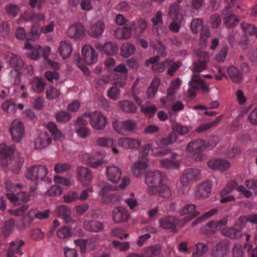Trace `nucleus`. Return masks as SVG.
I'll use <instances>...</instances> for the list:
<instances>
[{
    "label": "nucleus",
    "mask_w": 257,
    "mask_h": 257,
    "mask_svg": "<svg viewBox=\"0 0 257 257\" xmlns=\"http://www.w3.org/2000/svg\"><path fill=\"white\" fill-rule=\"evenodd\" d=\"M160 84V80L157 78H155L151 83V86L149 87L147 95L149 98H152L154 97L157 91L158 86Z\"/></svg>",
    "instance_id": "obj_51"
},
{
    "label": "nucleus",
    "mask_w": 257,
    "mask_h": 257,
    "mask_svg": "<svg viewBox=\"0 0 257 257\" xmlns=\"http://www.w3.org/2000/svg\"><path fill=\"white\" fill-rule=\"evenodd\" d=\"M113 219L115 223H122L130 218L128 211L122 207L115 208L112 211Z\"/></svg>",
    "instance_id": "obj_25"
},
{
    "label": "nucleus",
    "mask_w": 257,
    "mask_h": 257,
    "mask_svg": "<svg viewBox=\"0 0 257 257\" xmlns=\"http://www.w3.org/2000/svg\"><path fill=\"white\" fill-rule=\"evenodd\" d=\"M22 187L21 185L14 184L10 180L6 183V188L8 192L7 196L15 205H19L30 200V196L28 194L24 192H19Z\"/></svg>",
    "instance_id": "obj_4"
},
{
    "label": "nucleus",
    "mask_w": 257,
    "mask_h": 257,
    "mask_svg": "<svg viewBox=\"0 0 257 257\" xmlns=\"http://www.w3.org/2000/svg\"><path fill=\"white\" fill-rule=\"evenodd\" d=\"M160 226L163 228L170 229L172 231H176V226H178V220L174 217L169 216L161 218L159 220Z\"/></svg>",
    "instance_id": "obj_28"
},
{
    "label": "nucleus",
    "mask_w": 257,
    "mask_h": 257,
    "mask_svg": "<svg viewBox=\"0 0 257 257\" xmlns=\"http://www.w3.org/2000/svg\"><path fill=\"white\" fill-rule=\"evenodd\" d=\"M207 165L211 169L220 171L226 170L230 167L229 161L220 158L211 159L208 161Z\"/></svg>",
    "instance_id": "obj_18"
},
{
    "label": "nucleus",
    "mask_w": 257,
    "mask_h": 257,
    "mask_svg": "<svg viewBox=\"0 0 257 257\" xmlns=\"http://www.w3.org/2000/svg\"><path fill=\"white\" fill-rule=\"evenodd\" d=\"M166 175L158 171L149 173L146 177V184L149 192L152 194H158L163 197H169L172 192L167 185Z\"/></svg>",
    "instance_id": "obj_2"
},
{
    "label": "nucleus",
    "mask_w": 257,
    "mask_h": 257,
    "mask_svg": "<svg viewBox=\"0 0 257 257\" xmlns=\"http://www.w3.org/2000/svg\"><path fill=\"white\" fill-rule=\"evenodd\" d=\"M52 142V139L45 132L41 133L35 139L34 146L36 149H42L49 146Z\"/></svg>",
    "instance_id": "obj_26"
},
{
    "label": "nucleus",
    "mask_w": 257,
    "mask_h": 257,
    "mask_svg": "<svg viewBox=\"0 0 257 257\" xmlns=\"http://www.w3.org/2000/svg\"><path fill=\"white\" fill-rule=\"evenodd\" d=\"M224 23L227 27L233 28L238 24L239 20L236 16L230 15L225 18Z\"/></svg>",
    "instance_id": "obj_55"
},
{
    "label": "nucleus",
    "mask_w": 257,
    "mask_h": 257,
    "mask_svg": "<svg viewBox=\"0 0 257 257\" xmlns=\"http://www.w3.org/2000/svg\"><path fill=\"white\" fill-rule=\"evenodd\" d=\"M137 123L133 120H115L113 122L114 130L119 134L126 136L137 128Z\"/></svg>",
    "instance_id": "obj_9"
},
{
    "label": "nucleus",
    "mask_w": 257,
    "mask_h": 257,
    "mask_svg": "<svg viewBox=\"0 0 257 257\" xmlns=\"http://www.w3.org/2000/svg\"><path fill=\"white\" fill-rule=\"evenodd\" d=\"M84 227L87 230L98 232L103 229V224L96 221H86L84 222Z\"/></svg>",
    "instance_id": "obj_38"
},
{
    "label": "nucleus",
    "mask_w": 257,
    "mask_h": 257,
    "mask_svg": "<svg viewBox=\"0 0 257 257\" xmlns=\"http://www.w3.org/2000/svg\"><path fill=\"white\" fill-rule=\"evenodd\" d=\"M54 181L56 184L65 186H70L74 184V181L72 179L60 176L55 177Z\"/></svg>",
    "instance_id": "obj_54"
},
{
    "label": "nucleus",
    "mask_w": 257,
    "mask_h": 257,
    "mask_svg": "<svg viewBox=\"0 0 257 257\" xmlns=\"http://www.w3.org/2000/svg\"><path fill=\"white\" fill-rule=\"evenodd\" d=\"M84 116L89 118L90 125L95 130L104 129L108 123L106 117L98 111L85 113Z\"/></svg>",
    "instance_id": "obj_6"
},
{
    "label": "nucleus",
    "mask_w": 257,
    "mask_h": 257,
    "mask_svg": "<svg viewBox=\"0 0 257 257\" xmlns=\"http://www.w3.org/2000/svg\"><path fill=\"white\" fill-rule=\"evenodd\" d=\"M120 109L127 113H134L137 111V107L135 104L127 100H122L118 103Z\"/></svg>",
    "instance_id": "obj_36"
},
{
    "label": "nucleus",
    "mask_w": 257,
    "mask_h": 257,
    "mask_svg": "<svg viewBox=\"0 0 257 257\" xmlns=\"http://www.w3.org/2000/svg\"><path fill=\"white\" fill-rule=\"evenodd\" d=\"M6 59L11 67L20 68L23 66L24 63L22 59L14 54H9Z\"/></svg>",
    "instance_id": "obj_39"
},
{
    "label": "nucleus",
    "mask_w": 257,
    "mask_h": 257,
    "mask_svg": "<svg viewBox=\"0 0 257 257\" xmlns=\"http://www.w3.org/2000/svg\"><path fill=\"white\" fill-rule=\"evenodd\" d=\"M170 15L173 20V22L170 26L171 31H178L180 27L183 16L178 11V7L177 5L171 6L169 11Z\"/></svg>",
    "instance_id": "obj_13"
},
{
    "label": "nucleus",
    "mask_w": 257,
    "mask_h": 257,
    "mask_svg": "<svg viewBox=\"0 0 257 257\" xmlns=\"http://www.w3.org/2000/svg\"><path fill=\"white\" fill-rule=\"evenodd\" d=\"M72 51V45L67 41H62L58 47V52L61 57L63 59H66L70 57Z\"/></svg>",
    "instance_id": "obj_30"
},
{
    "label": "nucleus",
    "mask_w": 257,
    "mask_h": 257,
    "mask_svg": "<svg viewBox=\"0 0 257 257\" xmlns=\"http://www.w3.org/2000/svg\"><path fill=\"white\" fill-rule=\"evenodd\" d=\"M166 63L167 64L168 73L170 75H173L182 65L181 62H174L172 60H166Z\"/></svg>",
    "instance_id": "obj_49"
},
{
    "label": "nucleus",
    "mask_w": 257,
    "mask_h": 257,
    "mask_svg": "<svg viewBox=\"0 0 257 257\" xmlns=\"http://www.w3.org/2000/svg\"><path fill=\"white\" fill-rule=\"evenodd\" d=\"M16 37L21 40L35 41L40 37V33H17Z\"/></svg>",
    "instance_id": "obj_52"
},
{
    "label": "nucleus",
    "mask_w": 257,
    "mask_h": 257,
    "mask_svg": "<svg viewBox=\"0 0 257 257\" xmlns=\"http://www.w3.org/2000/svg\"><path fill=\"white\" fill-rule=\"evenodd\" d=\"M141 111L146 115L151 117L156 112L157 108L154 105L147 104L141 106Z\"/></svg>",
    "instance_id": "obj_56"
},
{
    "label": "nucleus",
    "mask_w": 257,
    "mask_h": 257,
    "mask_svg": "<svg viewBox=\"0 0 257 257\" xmlns=\"http://www.w3.org/2000/svg\"><path fill=\"white\" fill-rule=\"evenodd\" d=\"M105 175L109 181L116 184L119 182L122 172L118 167L112 165L106 168Z\"/></svg>",
    "instance_id": "obj_16"
},
{
    "label": "nucleus",
    "mask_w": 257,
    "mask_h": 257,
    "mask_svg": "<svg viewBox=\"0 0 257 257\" xmlns=\"http://www.w3.org/2000/svg\"><path fill=\"white\" fill-rule=\"evenodd\" d=\"M55 213L58 216L62 217L66 222H69L71 220L69 218L71 211L66 206H61L57 207L56 209Z\"/></svg>",
    "instance_id": "obj_43"
},
{
    "label": "nucleus",
    "mask_w": 257,
    "mask_h": 257,
    "mask_svg": "<svg viewBox=\"0 0 257 257\" xmlns=\"http://www.w3.org/2000/svg\"><path fill=\"white\" fill-rule=\"evenodd\" d=\"M97 145L101 147L109 148L112 147V152L113 154L119 153V150L114 146L115 141L113 139L106 137H100L96 140Z\"/></svg>",
    "instance_id": "obj_31"
},
{
    "label": "nucleus",
    "mask_w": 257,
    "mask_h": 257,
    "mask_svg": "<svg viewBox=\"0 0 257 257\" xmlns=\"http://www.w3.org/2000/svg\"><path fill=\"white\" fill-rule=\"evenodd\" d=\"M125 84L123 81H116L113 83V85L107 90V96L110 99L115 100L119 98L120 95V90L119 88H123Z\"/></svg>",
    "instance_id": "obj_20"
},
{
    "label": "nucleus",
    "mask_w": 257,
    "mask_h": 257,
    "mask_svg": "<svg viewBox=\"0 0 257 257\" xmlns=\"http://www.w3.org/2000/svg\"><path fill=\"white\" fill-rule=\"evenodd\" d=\"M246 221L256 224L257 231V214H253L250 215L247 218L243 216L240 217L233 227L224 228L222 231V234L232 239L239 238L242 235L241 229L245 225Z\"/></svg>",
    "instance_id": "obj_5"
},
{
    "label": "nucleus",
    "mask_w": 257,
    "mask_h": 257,
    "mask_svg": "<svg viewBox=\"0 0 257 257\" xmlns=\"http://www.w3.org/2000/svg\"><path fill=\"white\" fill-rule=\"evenodd\" d=\"M236 187L237 183L235 181H231L228 183L226 187L220 193L221 196L220 202L225 203L233 201L234 200V197L233 196L229 195L226 197H225L224 196L232 192Z\"/></svg>",
    "instance_id": "obj_29"
},
{
    "label": "nucleus",
    "mask_w": 257,
    "mask_h": 257,
    "mask_svg": "<svg viewBox=\"0 0 257 257\" xmlns=\"http://www.w3.org/2000/svg\"><path fill=\"white\" fill-rule=\"evenodd\" d=\"M64 201L69 203L78 200V193L76 191H71L65 194L63 196Z\"/></svg>",
    "instance_id": "obj_57"
},
{
    "label": "nucleus",
    "mask_w": 257,
    "mask_h": 257,
    "mask_svg": "<svg viewBox=\"0 0 257 257\" xmlns=\"http://www.w3.org/2000/svg\"><path fill=\"white\" fill-rule=\"evenodd\" d=\"M188 84L189 86L188 93L190 96L195 95V90H200L205 92H208L209 91L208 85L201 79L200 74L198 73L195 72L193 73Z\"/></svg>",
    "instance_id": "obj_7"
},
{
    "label": "nucleus",
    "mask_w": 257,
    "mask_h": 257,
    "mask_svg": "<svg viewBox=\"0 0 257 257\" xmlns=\"http://www.w3.org/2000/svg\"><path fill=\"white\" fill-rule=\"evenodd\" d=\"M180 84L181 80L178 78L171 82V85L167 90L166 98L160 99V101L164 108H167L170 105V103L174 99L176 90L180 87Z\"/></svg>",
    "instance_id": "obj_11"
},
{
    "label": "nucleus",
    "mask_w": 257,
    "mask_h": 257,
    "mask_svg": "<svg viewBox=\"0 0 257 257\" xmlns=\"http://www.w3.org/2000/svg\"><path fill=\"white\" fill-rule=\"evenodd\" d=\"M198 62H194L192 65L193 72L199 73L207 68V62L209 60L208 54L204 52H200L198 54Z\"/></svg>",
    "instance_id": "obj_17"
},
{
    "label": "nucleus",
    "mask_w": 257,
    "mask_h": 257,
    "mask_svg": "<svg viewBox=\"0 0 257 257\" xmlns=\"http://www.w3.org/2000/svg\"><path fill=\"white\" fill-rule=\"evenodd\" d=\"M10 131L12 140L16 143L20 142L25 135V126L19 119L14 120L11 123Z\"/></svg>",
    "instance_id": "obj_10"
},
{
    "label": "nucleus",
    "mask_w": 257,
    "mask_h": 257,
    "mask_svg": "<svg viewBox=\"0 0 257 257\" xmlns=\"http://www.w3.org/2000/svg\"><path fill=\"white\" fill-rule=\"evenodd\" d=\"M151 150L152 154L156 156H163L169 152V150L159 147L156 142L145 146L140 152L138 161L133 164L131 168L132 172L135 177H141L143 171L148 167L149 162L148 154Z\"/></svg>",
    "instance_id": "obj_1"
},
{
    "label": "nucleus",
    "mask_w": 257,
    "mask_h": 257,
    "mask_svg": "<svg viewBox=\"0 0 257 257\" xmlns=\"http://www.w3.org/2000/svg\"><path fill=\"white\" fill-rule=\"evenodd\" d=\"M78 180L84 187L88 186L91 183L92 175L91 172L86 168L80 167L77 170Z\"/></svg>",
    "instance_id": "obj_22"
},
{
    "label": "nucleus",
    "mask_w": 257,
    "mask_h": 257,
    "mask_svg": "<svg viewBox=\"0 0 257 257\" xmlns=\"http://www.w3.org/2000/svg\"><path fill=\"white\" fill-rule=\"evenodd\" d=\"M76 133L79 138L85 139L90 136V130L86 126L79 127L76 129Z\"/></svg>",
    "instance_id": "obj_64"
},
{
    "label": "nucleus",
    "mask_w": 257,
    "mask_h": 257,
    "mask_svg": "<svg viewBox=\"0 0 257 257\" xmlns=\"http://www.w3.org/2000/svg\"><path fill=\"white\" fill-rule=\"evenodd\" d=\"M71 118V114L65 111L58 112L56 114V119L59 122H67Z\"/></svg>",
    "instance_id": "obj_60"
},
{
    "label": "nucleus",
    "mask_w": 257,
    "mask_h": 257,
    "mask_svg": "<svg viewBox=\"0 0 257 257\" xmlns=\"http://www.w3.org/2000/svg\"><path fill=\"white\" fill-rule=\"evenodd\" d=\"M131 195V197L126 199L124 201L131 210L135 211L136 208L138 207L139 203L137 198L134 197L133 193H132Z\"/></svg>",
    "instance_id": "obj_61"
},
{
    "label": "nucleus",
    "mask_w": 257,
    "mask_h": 257,
    "mask_svg": "<svg viewBox=\"0 0 257 257\" xmlns=\"http://www.w3.org/2000/svg\"><path fill=\"white\" fill-rule=\"evenodd\" d=\"M135 46L131 44L125 43L121 47L120 52L122 57L127 58L132 55L135 52Z\"/></svg>",
    "instance_id": "obj_45"
},
{
    "label": "nucleus",
    "mask_w": 257,
    "mask_h": 257,
    "mask_svg": "<svg viewBox=\"0 0 257 257\" xmlns=\"http://www.w3.org/2000/svg\"><path fill=\"white\" fill-rule=\"evenodd\" d=\"M227 72L229 77L233 82L238 83L241 81L242 75L238 72V70L235 67H229L227 69Z\"/></svg>",
    "instance_id": "obj_50"
},
{
    "label": "nucleus",
    "mask_w": 257,
    "mask_h": 257,
    "mask_svg": "<svg viewBox=\"0 0 257 257\" xmlns=\"http://www.w3.org/2000/svg\"><path fill=\"white\" fill-rule=\"evenodd\" d=\"M183 173L185 176H187L191 182L198 179L200 177V171L197 169L190 168L186 170Z\"/></svg>",
    "instance_id": "obj_53"
},
{
    "label": "nucleus",
    "mask_w": 257,
    "mask_h": 257,
    "mask_svg": "<svg viewBox=\"0 0 257 257\" xmlns=\"http://www.w3.org/2000/svg\"><path fill=\"white\" fill-rule=\"evenodd\" d=\"M36 209H32L30 210L29 212L23 217L22 223L23 224V228L30 226L35 218H36Z\"/></svg>",
    "instance_id": "obj_40"
},
{
    "label": "nucleus",
    "mask_w": 257,
    "mask_h": 257,
    "mask_svg": "<svg viewBox=\"0 0 257 257\" xmlns=\"http://www.w3.org/2000/svg\"><path fill=\"white\" fill-rule=\"evenodd\" d=\"M159 57L156 56L152 58L146 62V65L149 66L152 65V68L154 71L157 72H162L167 67V64L166 60L164 62L159 63Z\"/></svg>",
    "instance_id": "obj_32"
},
{
    "label": "nucleus",
    "mask_w": 257,
    "mask_h": 257,
    "mask_svg": "<svg viewBox=\"0 0 257 257\" xmlns=\"http://www.w3.org/2000/svg\"><path fill=\"white\" fill-rule=\"evenodd\" d=\"M46 128L51 134L55 140H60L64 138V136L58 129L56 124L54 122H49L46 124Z\"/></svg>",
    "instance_id": "obj_35"
},
{
    "label": "nucleus",
    "mask_w": 257,
    "mask_h": 257,
    "mask_svg": "<svg viewBox=\"0 0 257 257\" xmlns=\"http://www.w3.org/2000/svg\"><path fill=\"white\" fill-rule=\"evenodd\" d=\"M30 235L32 239L40 240L44 238L45 234L40 229L36 228L31 231Z\"/></svg>",
    "instance_id": "obj_63"
},
{
    "label": "nucleus",
    "mask_w": 257,
    "mask_h": 257,
    "mask_svg": "<svg viewBox=\"0 0 257 257\" xmlns=\"http://www.w3.org/2000/svg\"><path fill=\"white\" fill-rule=\"evenodd\" d=\"M179 213L181 215L187 214L190 215L189 217H185L184 219L179 220L178 226L180 227H183L186 223L197 216L199 214V212L196 211V206L192 204L185 205L184 207L180 210Z\"/></svg>",
    "instance_id": "obj_12"
},
{
    "label": "nucleus",
    "mask_w": 257,
    "mask_h": 257,
    "mask_svg": "<svg viewBox=\"0 0 257 257\" xmlns=\"http://www.w3.org/2000/svg\"><path fill=\"white\" fill-rule=\"evenodd\" d=\"M181 162L179 160L172 161L168 159H163L161 161V166L167 169H178L180 166Z\"/></svg>",
    "instance_id": "obj_47"
},
{
    "label": "nucleus",
    "mask_w": 257,
    "mask_h": 257,
    "mask_svg": "<svg viewBox=\"0 0 257 257\" xmlns=\"http://www.w3.org/2000/svg\"><path fill=\"white\" fill-rule=\"evenodd\" d=\"M17 153L15 145L7 146L5 144H0V155L5 159L12 158Z\"/></svg>",
    "instance_id": "obj_33"
},
{
    "label": "nucleus",
    "mask_w": 257,
    "mask_h": 257,
    "mask_svg": "<svg viewBox=\"0 0 257 257\" xmlns=\"http://www.w3.org/2000/svg\"><path fill=\"white\" fill-rule=\"evenodd\" d=\"M191 182L187 176H185L183 173L177 183V187L179 190L182 191Z\"/></svg>",
    "instance_id": "obj_58"
},
{
    "label": "nucleus",
    "mask_w": 257,
    "mask_h": 257,
    "mask_svg": "<svg viewBox=\"0 0 257 257\" xmlns=\"http://www.w3.org/2000/svg\"><path fill=\"white\" fill-rule=\"evenodd\" d=\"M115 189V187L109 184H106L102 186L98 192V195L101 197L103 203L109 204L115 200L116 196L114 194H108V192L114 190Z\"/></svg>",
    "instance_id": "obj_14"
},
{
    "label": "nucleus",
    "mask_w": 257,
    "mask_h": 257,
    "mask_svg": "<svg viewBox=\"0 0 257 257\" xmlns=\"http://www.w3.org/2000/svg\"><path fill=\"white\" fill-rule=\"evenodd\" d=\"M97 54L95 50L90 45H84L81 50V58L77 60L78 67L86 75L90 74V71L85 65H92L97 62Z\"/></svg>",
    "instance_id": "obj_3"
},
{
    "label": "nucleus",
    "mask_w": 257,
    "mask_h": 257,
    "mask_svg": "<svg viewBox=\"0 0 257 257\" xmlns=\"http://www.w3.org/2000/svg\"><path fill=\"white\" fill-rule=\"evenodd\" d=\"M229 244L228 241L223 240L217 243L212 250V257H224L228 252Z\"/></svg>",
    "instance_id": "obj_24"
},
{
    "label": "nucleus",
    "mask_w": 257,
    "mask_h": 257,
    "mask_svg": "<svg viewBox=\"0 0 257 257\" xmlns=\"http://www.w3.org/2000/svg\"><path fill=\"white\" fill-rule=\"evenodd\" d=\"M96 47L98 49L108 55H114L117 53L118 50L117 45L111 42L106 43L101 48L97 45Z\"/></svg>",
    "instance_id": "obj_34"
},
{
    "label": "nucleus",
    "mask_w": 257,
    "mask_h": 257,
    "mask_svg": "<svg viewBox=\"0 0 257 257\" xmlns=\"http://www.w3.org/2000/svg\"><path fill=\"white\" fill-rule=\"evenodd\" d=\"M211 184L210 181L204 182L201 183L197 188L195 196L198 198H208L210 194Z\"/></svg>",
    "instance_id": "obj_27"
},
{
    "label": "nucleus",
    "mask_w": 257,
    "mask_h": 257,
    "mask_svg": "<svg viewBox=\"0 0 257 257\" xmlns=\"http://www.w3.org/2000/svg\"><path fill=\"white\" fill-rule=\"evenodd\" d=\"M32 90L36 93H41L45 85L44 80L42 77H36L31 82Z\"/></svg>",
    "instance_id": "obj_37"
},
{
    "label": "nucleus",
    "mask_w": 257,
    "mask_h": 257,
    "mask_svg": "<svg viewBox=\"0 0 257 257\" xmlns=\"http://www.w3.org/2000/svg\"><path fill=\"white\" fill-rule=\"evenodd\" d=\"M98 154L90 155L84 153L82 156V160L84 163L89 165L93 168H97L102 165L104 161L102 159H98Z\"/></svg>",
    "instance_id": "obj_21"
},
{
    "label": "nucleus",
    "mask_w": 257,
    "mask_h": 257,
    "mask_svg": "<svg viewBox=\"0 0 257 257\" xmlns=\"http://www.w3.org/2000/svg\"><path fill=\"white\" fill-rule=\"evenodd\" d=\"M57 234L60 238H65L71 234V229L67 226L60 227L57 231Z\"/></svg>",
    "instance_id": "obj_59"
},
{
    "label": "nucleus",
    "mask_w": 257,
    "mask_h": 257,
    "mask_svg": "<svg viewBox=\"0 0 257 257\" xmlns=\"http://www.w3.org/2000/svg\"><path fill=\"white\" fill-rule=\"evenodd\" d=\"M208 250V247L205 244L198 242L195 245L192 257H201Z\"/></svg>",
    "instance_id": "obj_41"
},
{
    "label": "nucleus",
    "mask_w": 257,
    "mask_h": 257,
    "mask_svg": "<svg viewBox=\"0 0 257 257\" xmlns=\"http://www.w3.org/2000/svg\"><path fill=\"white\" fill-rule=\"evenodd\" d=\"M119 146L125 149H137L142 145L141 140L132 138H120L117 141Z\"/></svg>",
    "instance_id": "obj_23"
},
{
    "label": "nucleus",
    "mask_w": 257,
    "mask_h": 257,
    "mask_svg": "<svg viewBox=\"0 0 257 257\" xmlns=\"http://www.w3.org/2000/svg\"><path fill=\"white\" fill-rule=\"evenodd\" d=\"M161 250V246L155 245L145 248L144 250V257H155L159 255Z\"/></svg>",
    "instance_id": "obj_44"
},
{
    "label": "nucleus",
    "mask_w": 257,
    "mask_h": 257,
    "mask_svg": "<svg viewBox=\"0 0 257 257\" xmlns=\"http://www.w3.org/2000/svg\"><path fill=\"white\" fill-rule=\"evenodd\" d=\"M226 224V220H222L218 222L212 221L207 223L205 226L206 233L213 232L221 226H224Z\"/></svg>",
    "instance_id": "obj_42"
},
{
    "label": "nucleus",
    "mask_w": 257,
    "mask_h": 257,
    "mask_svg": "<svg viewBox=\"0 0 257 257\" xmlns=\"http://www.w3.org/2000/svg\"><path fill=\"white\" fill-rule=\"evenodd\" d=\"M47 173V169L45 166H34L27 170L25 177L32 181H43L45 180Z\"/></svg>",
    "instance_id": "obj_8"
},
{
    "label": "nucleus",
    "mask_w": 257,
    "mask_h": 257,
    "mask_svg": "<svg viewBox=\"0 0 257 257\" xmlns=\"http://www.w3.org/2000/svg\"><path fill=\"white\" fill-rule=\"evenodd\" d=\"M207 147L206 143L204 141L198 140L190 143L186 148L187 151L194 158V155L200 153Z\"/></svg>",
    "instance_id": "obj_19"
},
{
    "label": "nucleus",
    "mask_w": 257,
    "mask_h": 257,
    "mask_svg": "<svg viewBox=\"0 0 257 257\" xmlns=\"http://www.w3.org/2000/svg\"><path fill=\"white\" fill-rule=\"evenodd\" d=\"M46 96L48 100L56 99L59 97L61 92L59 89L53 86H49L46 91Z\"/></svg>",
    "instance_id": "obj_46"
},
{
    "label": "nucleus",
    "mask_w": 257,
    "mask_h": 257,
    "mask_svg": "<svg viewBox=\"0 0 257 257\" xmlns=\"http://www.w3.org/2000/svg\"><path fill=\"white\" fill-rule=\"evenodd\" d=\"M237 103L239 105L244 104L247 101V97L244 92L240 90H237L235 94Z\"/></svg>",
    "instance_id": "obj_62"
},
{
    "label": "nucleus",
    "mask_w": 257,
    "mask_h": 257,
    "mask_svg": "<svg viewBox=\"0 0 257 257\" xmlns=\"http://www.w3.org/2000/svg\"><path fill=\"white\" fill-rule=\"evenodd\" d=\"M4 111L8 113H14L16 111V105L12 100H7L2 105Z\"/></svg>",
    "instance_id": "obj_48"
},
{
    "label": "nucleus",
    "mask_w": 257,
    "mask_h": 257,
    "mask_svg": "<svg viewBox=\"0 0 257 257\" xmlns=\"http://www.w3.org/2000/svg\"><path fill=\"white\" fill-rule=\"evenodd\" d=\"M24 50L25 51V54L32 60H38L42 54V47L39 45L33 46L31 44L26 43L25 45Z\"/></svg>",
    "instance_id": "obj_15"
}]
</instances>
